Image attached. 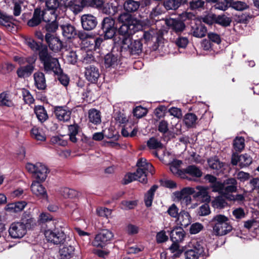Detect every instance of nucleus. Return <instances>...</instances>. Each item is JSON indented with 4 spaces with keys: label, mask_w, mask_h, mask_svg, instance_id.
<instances>
[{
    "label": "nucleus",
    "mask_w": 259,
    "mask_h": 259,
    "mask_svg": "<svg viewBox=\"0 0 259 259\" xmlns=\"http://www.w3.org/2000/svg\"><path fill=\"white\" fill-rule=\"evenodd\" d=\"M137 166L138 168L147 170L151 174H153L154 172L153 165L151 163L147 162L145 158H142L139 159L137 162Z\"/></svg>",
    "instance_id": "obj_35"
},
{
    "label": "nucleus",
    "mask_w": 259,
    "mask_h": 259,
    "mask_svg": "<svg viewBox=\"0 0 259 259\" xmlns=\"http://www.w3.org/2000/svg\"><path fill=\"white\" fill-rule=\"evenodd\" d=\"M195 192V189L191 187H185L180 191H176L174 193L175 198L180 202L183 208H194L195 204L192 205L191 195Z\"/></svg>",
    "instance_id": "obj_6"
},
{
    "label": "nucleus",
    "mask_w": 259,
    "mask_h": 259,
    "mask_svg": "<svg viewBox=\"0 0 259 259\" xmlns=\"http://www.w3.org/2000/svg\"><path fill=\"white\" fill-rule=\"evenodd\" d=\"M46 8L42 10L52 19L58 17L60 3L59 0H48L45 2Z\"/></svg>",
    "instance_id": "obj_11"
},
{
    "label": "nucleus",
    "mask_w": 259,
    "mask_h": 259,
    "mask_svg": "<svg viewBox=\"0 0 259 259\" xmlns=\"http://www.w3.org/2000/svg\"><path fill=\"white\" fill-rule=\"evenodd\" d=\"M147 113L146 109L142 106H137L133 110V114L135 116L140 118L145 115Z\"/></svg>",
    "instance_id": "obj_59"
},
{
    "label": "nucleus",
    "mask_w": 259,
    "mask_h": 259,
    "mask_svg": "<svg viewBox=\"0 0 259 259\" xmlns=\"http://www.w3.org/2000/svg\"><path fill=\"white\" fill-rule=\"evenodd\" d=\"M164 7L168 10H176L180 7L176 0H167L164 3Z\"/></svg>",
    "instance_id": "obj_64"
},
{
    "label": "nucleus",
    "mask_w": 259,
    "mask_h": 259,
    "mask_svg": "<svg viewBox=\"0 0 259 259\" xmlns=\"http://www.w3.org/2000/svg\"><path fill=\"white\" fill-rule=\"evenodd\" d=\"M139 7L140 3L133 0H125L123 3L124 9L128 12H135Z\"/></svg>",
    "instance_id": "obj_36"
},
{
    "label": "nucleus",
    "mask_w": 259,
    "mask_h": 259,
    "mask_svg": "<svg viewBox=\"0 0 259 259\" xmlns=\"http://www.w3.org/2000/svg\"><path fill=\"white\" fill-rule=\"evenodd\" d=\"M81 26L85 30H92L98 24L97 19L91 14H84L80 18Z\"/></svg>",
    "instance_id": "obj_12"
},
{
    "label": "nucleus",
    "mask_w": 259,
    "mask_h": 259,
    "mask_svg": "<svg viewBox=\"0 0 259 259\" xmlns=\"http://www.w3.org/2000/svg\"><path fill=\"white\" fill-rule=\"evenodd\" d=\"M182 161L179 160H174L169 165V169L175 175L181 178H184V169H180Z\"/></svg>",
    "instance_id": "obj_30"
},
{
    "label": "nucleus",
    "mask_w": 259,
    "mask_h": 259,
    "mask_svg": "<svg viewBox=\"0 0 259 259\" xmlns=\"http://www.w3.org/2000/svg\"><path fill=\"white\" fill-rule=\"evenodd\" d=\"M206 27L201 23L195 24L192 27L191 33L196 37L201 38L204 37L206 33Z\"/></svg>",
    "instance_id": "obj_31"
},
{
    "label": "nucleus",
    "mask_w": 259,
    "mask_h": 259,
    "mask_svg": "<svg viewBox=\"0 0 259 259\" xmlns=\"http://www.w3.org/2000/svg\"><path fill=\"white\" fill-rule=\"evenodd\" d=\"M231 7L236 11H242L249 8V5L243 1H236L231 4Z\"/></svg>",
    "instance_id": "obj_45"
},
{
    "label": "nucleus",
    "mask_w": 259,
    "mask_h": 259,
    "mask_svg": "<svg viewBox=\"0 0 259 259\" xmlns=\"http://www.w3.org/2000/svg\"><path fill=\"white\" fill-rule=\"evenodd\" d=\"M40 182L39 181H33L31 185V190L35 195L42 198H46L48 196L47 191Z\"/></svg>",
    "instance_id": "obj_19"
},
{
    "label": "nucleus",
    "mask_w": 259,
    "mask_h": 259,
    "mask_svg": "<svg viewBox=\"0 0 259 259\" xmlns=\"http://www.w3.org/2000/svg\"><path fill=\"white\" fill-rule=\"evenodd\" d=\"M22 95L23 100L26 104L30 105L33 103L34 99L28 90L25 89H22Z\"/></svg>",
    "instance_id": "obj_53"
},
{
    "label": "nucleus",
    "mask_w": 259,
    "mask_h": 259,
    "mask_svg": "<svg viewBox=\"0 0 259 259\" xmlns=\"http://www.w3.org/2000/svg\"><path fill=\"white\" fill-rule=\"evenodd\" d=\"M147 170H143L141 168H138L136 172H134L136 176V179L142 183H146L147 181Z\"/></svg>",
    "instance_id": "obj_51"
},
{
    "label": "nucleus",
    "mask_w": 259,
    "mask_h": 259,
    "mask_svg": "<svg viewBox=\"0 0 259 259\" xmlns=\"http://www.w3.org/2000/svg\"><path fill=\"white\" fill-rule=\"evenodd\" d=\"M237 181L234 178H229L224 181L223 192L222 195L228 199L232 193L237 190Z\"/></svg>",
    "instance_id": "obj_18"
},
{
    "label": "nucleus",
    "mask_w": 259,
    "mask_h": 259,
    "mask_svg": "<svg viewBox=\"0 0 259 259\" xmlns=\"http://www.w3.org/2000/svg\"><path fill=\"white\" fill-rule=\"evenodd\" d=\"M231 22L232 19L231 17L225 15H216L215 24L226 27L230 26Z\"/></svg>",
    "instance_id": "obj_38"
},
{
    "label": "nucleus",
    "mask_w": 259,
    "mask_h": 259,
    "mask_svg": "<svg viewBox=\"0 0 259 259\" xmlns=\"http://www.w3.org/2000/svg\"><path fill=\"white\" fill-rule=\"evenodd\" d=\"M113 233L108 230H103L97 234L93 242V245L103 248L110 243L113 238Z\"/></svg>",
    "instance_id": "obj_8"
},
{
    "label": "nucleus",
    "mask_w": 259,
    "mask_h": 259,
    "mask_svg": "<svg viewBox=\"0 0 259 259\" xmlns=\"http://www.w3.org/2000/svg\"><path fill=\"white\" fill-rule=\"evenodd\" d=\"M15 67L13 64L6 62L1 65L0 71L4 74H7L12 72Z\"/></svg>",
    "instance_id": "obj_58"
},
{
    "label": "nucleus",
    "mask_w": 259,
    "mask_h": 259,
    "mask_svg": "<svg viewBox=\"0 0 259 259\" xmlns=\"http://www.w3.org/2000/svg\"><path fill=\"white\" fill-rule=\"evenodd\" d=\"M61 227V224H57V225L45 230L44 235L48 242L54 245H62L64 243L66 236L60 229Z\"/></svg>",
    "instance_id": "obj_4"
},
{
    "label": "nucleus",
    "mask_w": 259,
    "mask_h": 259,
    "mask_svg": "<svg viewBox=\"0 0 259 259\" xmlns=\"http://www.w3.org/2000/svg\"><path fill=\"white\" fill-rule=\"evenodd\" d=\"M79 131V126L76 124L70 125L68 126V135L69 139L73 143H76L77 141V139L76 136L78 134Z\"/></svg>",
    "instance_id": "obj_41"
},
{
    "label": "nucleus",
    "mask_w": 259,
    "mask_h": 259,
    "mask_svg": "<svg viewBox=\"0 0 259 259\" xmlns=\"http://www.w3.org/2000/svg\"><path fill=\"white\" fill-rule=\"evenodd\" d=\"M117 21L121 25L117 31L118 36L113 39L114 44L120 47L121 52H128L131 55L141 53L143 49L141 41L133 39V35L141 28L139 21L125 12L118 16Z\"/></svg>",
    "instance_id": "obj_1"
},
{
    "label": "nucleus",
    "mask_w": 259,
    "mask_h": 259,
    "mask_svg": "<svg viewBox=\"0 0 259 259\" xmlns=\"http://www.w3.org/2000/svg\"><path fill=\"white\" fill-rule=\"evenodd\" d=\"M205 1L203 0H195L190 2V7L192 10H197L204 7Z\"/></svg>",
    "instance_id": "obj_63"
},
{
    "label": "nucleus",
    "mask_w": 259,
    "mask_h": 259,
    "mask_svg": "<svg viewBox=\"0 0 259 259\" xmlns=\"http://www.w3.org/2000/svg\"><path fill=\"white\" fill-rule=\"evenodd\" d=\"M24 42L32 51L35 52H38V54L44 48H48L47 46L41 43H37L31 37H25L24 38Z\"/></svg>",
    "instance_id": "obj_21"
},
{
    "label": "nucleus",
    "mask_w": 259,
    "mask_h": 259,
    "mask_svg": "<svg viewBox=\"0 0 259 259\" xmlns=\"http://www.w3.org/2000/svg\"><path fill=\"white\" fill-rule=\"evenodd\" d=\"M227 204V202L222 196L216 197L212 201V205L215 208H223Z\"/></svg>",
    "instance_id": "obj_47"
},
{
    "label": "nucleus",
    "mask_w": 259,
    "mask_h": 259,
    "mask_svg": "<svg viewBox=\"0 0 259 259\" xmlns=\"http://www.w3.org/2000/svg\"><path fill=\"white\" fill-rule=\"evenodd\" d=\"M87 0H72L67 9L70 10L75 15L81 12L87 6Z\"/></svg>",
    "instance_id": "obj_23"
},
{
    "label": "nucleus",
    "mask_w": 259,
    "mask_h": 259,
    "mask_svg": "<svg viewBox=\"0 0 259 259\" xmlns=\"http://www.w3.org/2000/svg\"><path fill=\"white\" fill-rule=\"evenodd\" d=\"M185 236L184 230L182 228H176L170 232V238L172 242H181Z\"/></svg>",
    "instance_id": "obj_28"
},
{
    "label": "nucleus",
    "mask_w": 259,
    "mask_h": 259,
    "mask_svg": "<svg viewBox=\"0 0 259 259\" xmlns=\"http://www.w3.org/2000/svg\"><path fill=\"white\" fill-rule=\"evenodd\" d=\"M34 84L39 90H44L46 89L47 83L45 74L40 71H37L33 74Z\"/></svg>",
    "instance_id": "obj_22"
},
{
    "label": "nucleus",
    "mask_w": 259,
    "mask_h": 259,
    "mask_svg": "<svg viewBox=\"0 0 259 259\" xmlns=\"http://www.w3.org/2000/svg\"><path fill=\"white\" fill-rule=\"evenodd\" d=\"M39 59L44 66V70L47 73L53 72L60 73L61 68L58 60L52 56L48 49L44 48L39 54Z\"/></svg>",
    "instance_id": "obj_2"
},
{
    "label": "nucleus",
    "mask_w": 259,
    "mask_h": 259,
    "mask_svg": "<svg viewBox=\"0 0 259 259\" xmlns=\"http://www.w3.org/2000/svg\"><path fill=\"white\" fill-rule=\"evenodd\" d=\"M34 112L37 119L41 122H44L48 118L47 111L42 106H36L34 108Z\"/></svg>",
    "instance_id": "obj_32"
},
{
    "label": "nucleus",
    "mask_w": 259,
    "mask_h": 259,
    "mask_svg": "<svg viewBox=\"0 0 259 259\" xmlns=\"http://www.w3.org/2000/svg\"><path fill=\"white\" fill-rule=\"evenodd\" d=\"M13 102L11 99L10 94L7 92H3L0 94V106L11 107Z\"/></svg>",
    "instance_id": "obj_39"
},
{
    "label": "nucleus",
    "mask_w": 259,
    "mask_h": 259,
    "mask_svg": "<svg viewBox=\"0 0 259 259\" xmlns=\"http://www.w3.org/2000/svg\"><path fill=\"white\" fill-rule=\"evenodd\" d=\"M31 137L37 141H44L46 139V136L42 130L33 127L31 130Z\"/></svg>",
    "instance_id": "obj_40"
},
{
    "label": "nucleus",
    "mask_w": 259,
    "mask_h": 259,
    "mask_svg": "<svg viewBox=\"0 0 259 259\" xmlns=\"http://www.w3.org/2000/svg\"><path fill=\"white\" fill-rule=\"evenodd\" d=\"M179 209L175 204L171 205L167 210V213L171 217L177 218L179 217Z\"/></svg>",
    "instance_id": "obj_60"
},
{
    "label": "nucleus",
    "mask_w": 259,
    "mask_h": 259,
    "mask_svg": "<svg viewBox=\"0 0 259 259\" xmlns=\"http://www.w3.org/2000/svg\"><path fill=\"white\" fill-rule=\"evenodd\" d=\"M224 185V182L222 183L220 181H217V180L212 185H210V187L212 188V192H218L219 194L222 195Z\"/></svg>",
    "instance_id": "obj_55"
},
{
    "label": "nucleus",
    "mask_w": 259,
    "mask_h": 259,
    "mask_svg": "<svg viewBox=\"0 0 259 259\" xmlns=\"http://www.w3.org/2000/svg\"><path fill=\"white\" fill-rule=\"evenodd\" d=\"M197 191L194 193V196L201 199L204 202H209L210 200V197L208 194V188L203 186H197Z\"/></svg>",
    "instance_id": "obj_25"
},
{
    "label": "nucleus",
    "mask_w": 259,
    "mask_h": 259,
    "mask_svg": "<svg viewBox=\"0 0 259 259\" xmlns=\"http://www.w3.org/2000/svg\"><path fill=\"white\" fill-rule=\"evenodd\" d=\"M154 37L156 38V40L159 39V38L157 37L156 31L153 29L144 31L143 35V38L146 41H149L152 40Z\"/></svg>",
    "instance_id": "obj_56"
},
{
    "label": "nucleus",
    "mask_w": 259,
    "mask_h": 259,
    "mask_svg": "<svg viewBox=\"0 0 259 259\" xmlns=\"http://www.w3.org/2000/svg\"><path fill=\"white\" fill-rule=\"evenodd\" d=\"M197 120V116L192 113L186 114L183 119L185 125L188 128L193 127L195 125Z\"/></svg>",
    "instance_id": "obj_37"
},
{
    "label": "nucleus",
    "mask_w": 259,
    "mask_h": 259,
    "mask_svg": "<svg viewBox=\"0 0 259 259\" xmlns=\"http://www.w3.org/2000/svg\"><path fill=\"white\" fill-rule=\"evenodd\" d=\"M210 225L216 236L225 235L232 230L228 218L222 214L215 215L210 222Z\"/></svg>",
    "instance_id": "obj_3"
},
{
    "label": "nucleus",
    "mask_w": 259,
    "mask_h": 259,
    "mask_svg": "<svg viewBox=\"0 0 259 259\" xmlns=\"http://www.w3.org/2000/svg\"><path fill=\"white\" fill-rule=\"evenodd\" d=\"M55 75H58V79L60 83L64 86H67L69 83V78L67 75L63 73V70L61 69V72L60 73H54Z\"/></svg>",
    "instance_id": "obj_61"
},
{
    "label": "nucleus",
    "mask_w": 259,
    "mask_h": 259,
    "mask_svg": "<svg viewBox=\"0 0 259 259\" xmlns=\"http://www.w3.org/2000/svg\"><path fill=\"white\" fill-rule=\"evenodd\" d=\"M84 76L86 79L92 83H96L100 76L99 69L94 65L85 67Z\"/></svg>",
    "instance_id": "obj_15"
},
{
    "label": "nucleus",
    "mask_w": 259,
    "mask_h": 259,
    "mask_svg": "<svg viewBox=\"0 0 259 259\" xmlns=\"http://www.w3.org/2000/svg\"><path fill=\"white\" fill-rule=\"evenodd\" d=\"M105 64L106 67H114L117 64L118 58L112 54H108L105 56Z\"/></svg>",
    "instance_id": "obj_42"
},
{
    "label": "nucleus",
    "mask_w": 259,
    "mask_h": 259,
    "mask_svg": "<svg viewBox=\"0 0 259 259\" xmlns=\"http://www.w3.org/2000/svg\"><path fill=\"white\" fill-rule=\"evenodd\" d=\"M244 139L242 137H236L233 142V147L236 152H241L245 146Z\"/></svg>",
    "instance_id": "obj_46"
},
{
    "label": "nucleus",
    "mask_w": 259,
    "mask_h": 259,
    "mask_svg": "<svg viewBox=\"0 0 259 259\" xmlns=\"http://www.w3.org/2000/svg\"><path fill=\"white\" fill-rule=\"evenodd\" d=\"M116 11L117 8L110 3L105 4L102 9V12L107 15H113Z\"/></svg>",
    "instance_id": "obj_54"
},
{
    "label": "nucleus",
    "mask_w": 259,
    "mask_h": 259,
    "mask_svg": "<svg viewBox=\"0 0 259 259\" xmlns=\"http://www.w3.org/2000/svg\"><path fill=\"white\" fill-rule=\"evenodd\" d=\"M101 25V28H116L115 27V20L111 17L104 18L102 22Z\"/></svg>",
    "instance_id": "obj_52"
},
{
    "label": "nucleus",
    "mask_w": 259,
    "mask_h": 259,
    "mask_svg": "<svg viewBox=\"0 0 259 259\" xmlns=\"http://www.w3.org/2000/svg\"><path fill=\"white\" fill-rule=\"evenodd\" d=\"M191 223L190 214L185 211H181L177 218V224L181 226L180 228H186Z\"/></svg>",
    "instance_id": "obj_26"
},
{
    "label": "nucleus",
    "mask_w": 259,
    "mask_h": 259,
    "mask_svg": "<svg viewBox=\"0 0 259 259\" xmlns=\"http://www.w3.org/2000/svg\"><path fill=\"white\" fill-rule=\"evenodd\" d=\"M54 114L58 120L67 122L70 119L71 111L66 106H57L54 109Z\"/></svg>",
    "instance_id": "obj_16"
},
{
    "label": "nucleus",
    "mask_w": 259,
    "mask_h": 259,
    "mask_svg": "<svg viewBox=\"0 0 259 259\" xmlns=\"http://www.w3.org/2000/svg\"><path fill=\"white\" fill-rule=\"evenodd\" d=\"M104 34V37L105 39L112 38L116 31V28H102Z\"/></svg>",
    "instance_id": "obj_57"
},
{
    "label": "nucleus",
    "mask_w": 259,
    "mask_h": 259,
    "mask_svg": "<svg viewBox=\"0 0 259 259\" xmlns=\"http://www.w3.org/2000/svg\"><path fill=\"white\" fill-rule=\"evenodd\" d=\"M34 69V65H26L19 68L17 71V74L19 77L23 78L29 76L32 73Z\"/></svg>",
    "instance_id": "obj_33"
},
{
    "label": "nucleus",
    "mask_w": 259,
    "mask_h": 259,
    "mask_svg": "<svg viewBox=\"0 0 259 259\" xmlns=\"http://www.w3.org/2000/svg\"><path fill=\"white\" fill-rule=\"evenodd\" d=\"M58 17H56L54 19H50L49 21H47L48 23L46 26V29L48 31L47 33L53 32L58 28V24L57 22V19Z\"/></svg>",
    "instance_id": "obj_50"
},
{
    "label": "nucleus",
    "mask_w": 259,
    "mask_h": 259,
    "mask_svg": "<svg viewBox=\"0 0 259 259\" xmlns=\"http://www.w3.org/2000/svg\"><path fill=\"white\" fill-rule=\"evenodd\" d=\"M50 19V16L46 14L40 8H36L34 10L32 18L28 21L27 25L29 27H35L38 25L42 21L47 22Z\"/></svg>",
    "instance_id": "obj_9"
},
{
    "label": "nucleus",
    "mask_w": 259,
    "mask_h": 259,
    "mask_svg": "<svg viewBox=\"0 0 259 259\" xmlns=\"http://www.w3.org/2000/svg\"><path fill=\"white\" fill-rule=\"evenodd\" d=\"M74 252V248L73 246L69 245L63 247L60 250V254L62 259L67 257H71L73 256Z\"/></svg>",
    "instance_id": "obj_44"
},
{
    "label": "nucleus",
    "mask_w": 259,
    "mask_h": 259,
    "mask_svg": "<svg viewBox=\"0 0 259 259\" xmlns=\"http://www.w3.org/2000/svg\"><path fill=\"white\" fill-rule=\"evenodd\" d=\"M87 6L101 8L104 4L103 0H87Z\"/></svg>",
    "instance_id": "obj_62"
},
{
    "label": "nucleus",
    "mask_w": 259,
    "mask_h": 259,
    "mask_svg": "<svg viewBox=\"0 0 259 259\" xmlns=\"http://www.w3.org/2000/svg\"><path fill=\"white\" fill-rule=\"evenodd\" d=\"M184 178L183 179H186L190 180L191 179L188 178L187 175L192 176L194 178H200L202 176V172L201 169L194 165H191L188 166L186 168L184 169Z\"/></svg>",
    "instance_id": "obj_20"
},
{
    "label": "nucleus",
    "mask_w": 259,
    "mask_h": 259,
    "mask_svg": "<svg viewBox=\"0 0 259 259\" xmlns=\"http://www.w3.org/2000/svg\"><path fill=\"white\" fill-rule=\"evenodd\" d=\"M88 118L90 123L94 125H98L101 122V113L98 110L93 108L89 110Z\"/></svg>",
    "instance_id": "obj_29"
},
{
    "label": "nucleus",
    "mask_w": 259,
    "mask_h": 259,
    "mask_svg": "<svg viewBox=\"0 0 259 259\" xmlns=\"http://www.w3.org/2000/svg\"><path fill=\"white\" fill-rule=\"evenodd\" d=\"M63 36L66 39H71L77 35L76 30L74 26L67 23L60 26Z\"/></svg>",
    "instance_id": "obj_24"
},
{
    "label": "nucleus",
    "mask_w": 259,
    "mask_h": 259,
    "mask_svg": "<svg viewBox=\"0 0 259 259\" xmlns=\"http://www.w3.org/2000/svg\"><path fill=\"white\" fill-rule=\"evenodd\" d=\"M8 231L9 235L14 239L21 238L27 233L25 230L24 225L22 224L20 221L11 223Z\"/></svg>",
    "instance_id": "obj_10"
},
{
    "label": "nucleus",
    "mask_w": 259,
    "mask_h": 259,
    "mask_svg": "<svg viewBox=\"0 0 259 259\" xmlns=\"http://www.w3.org/2000/svg\"><path fill=\"white\" fill-rule=\"evenodd\" d=\"M184 255L185 259H199L206 256V252L202 243L194 240L189 243Z\"/></svg>",
    "instance_id": "obj_5"
},
{
    "label": "nucleus",
    "mask_w": 259,
    "mask_h": 259,
    "mask_svg": "<svg viewBox=\"0 0 259 259\" xmlns=\"http://www.w3.org/2000/svg\"><path fill=\"white\" fill-rule=\"evenodd\" d=\"M38 223L39 224H45L46 229H49L57 224H61L60 220L54 219L53 217L48 212L41 213L38 217Z\"/></svg>",
    "instance_id": "obj_13"
},
{
    "label": "nucleus",
    "mask_w": 259,
    "mask_h": 259,
    "mask_svg": "<svg viewBox=\"0 0 259 259\" xmlns=\"http://www.w3.org/2000/svg\"><path fill=\"white\" fill-rule=\"evenodd\" d=\"M238 161L242 167L247 166L252 163V158L246 153L241 154L238 157Z\"/></svg>",
    "instance_id": "obj_48"
},
{
    "label": "nucleus",
    "mask_w": 259,
    "mask_h": 259,
    "mask_svg": "<svg viewBox=\"0 0 259 259\" xmlns=\"http://www.w3.org/2000/svg\"><path fill=\"white\" fill-rule=\"evenodd\" d=\"M207 163L209 167L213 169L219 170L224 166L223 163L217 157L209 158Z\"/></svg>",
    "instance_id": "obj_43"
},
{
    "label": "nucleus",
    "mask_w": 259,
    "mask_h": 259,
    "mask_svg": "<svg viewBox=\"0 0 259 259\" xmlns=\"http://www.w3.org/2000/svg\"><path fill=\"white\" fill-rule=\"evenodd\" d=\"M147 145L150 149H161L162 144L154 137H152L147 142Z\"/></svg>",
    "instance_id": "obj_49"
},
{
    "label": "nucleus",
    "mask_w": 259,
    "mask_h": 259,
    "mask_svg": "<svg viewBox=\"0 0 259 259\" xmlns=\"http://www.w3.org/2000/svg\"><path fill=\"white\" fill-rule=\"evenodd\" d=\"M26 168L40 182H44L46 179L49 172L47 167L41 163H36L34 164L28 163L26 165Z\"/></svg>",
    "instance_id": "obj_7"
},
{
    "label": "nucleus",
    "mask_w": 259,
    "mask_h": 259,
    "mask_svg": "<svg viewBox=\"0 0 259 259\" xmlns=\"http://www.w3.org/2000/svg\"><path fill=\"white\" fill-rule=\"evenodd\" d=\"M157 189L156 185H153L146 193L144 197V202L147 207L152 205L155 192Z\"/></svg>",
    "instance_id": "obj_34"
},
{
    "label": "nucleus",
    "mask_w": 259,
    "mask_h": 259,
    "mask_svg": "<svg viewBox=\"0 0 259 259\" xmlns=\"http://www.w3.org/2000/svg\"><path fill=\"white\" fill-rule=\"evenodd\" d=\"M22 224L24 225L25 231L27 229H31L36 226V220L30 214L24 213L20 220Z\"/></svg>",
    "instance_id": "obj_27"
},
{
    "label": "nucleus",
    "mask_w": 259,
    "mask_h": 259,
    "mask_svg": "<svg viewBox=\"0 0 259 259\" xmlns=\"http://www.w3.org/2000/svg\"><path fill=\"white\" fill-rule=\"evenodd\" d=\"M165 23L169 29L177 34L181 33L186 28L185 23L179 19L169 18L166 20Z\"/></svg>",
    "instance_id": "obj_14"
},
{
    "label": "nucleus",
    "mask_w": 259,
    "mask_h": 259,
    "mask_svg": "<svg viewBox=\"0 0 259 259\" xmlns=\"http://www.w3.org/2000/svg\"><path fill=\"white\" fill-rule=\"evenodd\" d=\"M45 40L50 49L57 52L61 50L62 44L60 39L50 33H47L45 35Z\"/></svg>",
    "instance_id": "obj_17"
}]
</instances>
